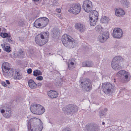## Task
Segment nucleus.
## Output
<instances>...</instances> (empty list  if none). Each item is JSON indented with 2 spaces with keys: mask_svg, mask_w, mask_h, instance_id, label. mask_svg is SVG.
<instances>
[{
  "mask_svg": "<svg viewBox=\"0 0 131 131\" xmlns=\"http://www.w3.org/2000/svg\"><path fill=\"white\" fill-rule=\"evenodd\" d=\"M4 44H2L1 46L2 47L3 49V50L6 52H9L11 51V49L10 46H5Z\"/></svg>",
  "mask_w": 131,
  "mask_h": 131,
  "instance_id": "33",
  "label": "nucleus"
},
{
  "mask_svg": "<svg viewBox=\"0 0 131 131\" xmlns=\"http://www.w3.org/2000/svg\"><path fill=\"white\" fill-rule=\"evenodd\" d=\"M33 75L35 76H37L41 74V72L38 70H36L33 71Z\"/></svg>",
  "mask_w": 131,
  "mask_h": 131,
  "instance_id": "36",
  "label": "nucleus"
},
{
  "mask_svg": "<svg viewBox=\"0 0 131 131\" xmlns=\"http://www.w3.org/2000/svg\"><path fill=\"white\" fill-rule=\"evenodd\" d=\"M38 119L37 118L34 117L31 118L29 120L27 121V128L28 127H31L33 126L32 125H31L33 123H35L36 121V120Z\"/></svg>",
  "mask_w": 131,
  "mask_h": 131,
  "instance_id": "23",
  "label": "nucleus"
},
{
  "mask_svg": "<svg viewBox=\"0 0 131 131\" xmlns=\"http://www.w3.org/2000/svg\"><path fill=\"white\" fill-rule=\"evenodd\" d=\"M9 131H15V129H14L10 128L9 129Z\"/></svg>",
  "mask_w": 131,
  "mask_h": 131,
  "instance_id": "52",
  "label": "nucleus"
},
{
  "mask_svg": "<svg viewBox=\"0 0 131 131\" xmlns=\"http://www.w3.org/2000/svg\"><path fill=\"white\" fill-rule=\"evenodd\" d=\"M5 81L6 83L5 82L3 81H1V83L3 86L5 87H7V84L9 85L10 83L9 81L8 80H6Z\"/></svg>",
  "mask_w": 131,
  "mask_h": 131,
  "instance_id": "37",
  "label": "nucleus"
},
{
  "mask_svg": "<svg viewBox=\"0 0 131 131\" xmlns=\"http://www.w3.org/2000/svg\"><path fill=\"white\" fill-rule=\"evenodd\" d=\"M44 41H45V40H43L42 41H41V45H43L42 43V42H44Z\"/></svg>",
  "mask_w": 131,
  "mask_h": 131,
  "instance_id": "57",
  "label": "nucleus"
},
{
  "mask_svg": "<svg viewBox=\"0 0 131 131\" xmlns=\"http://www.w3.org/2000/svg\"><path fill=\"white\" fill-rule=\"evenodd\" d=\"M14 71V70L13 69H10L9 70H7V71L5 72V75L4 74V72H3V74L4 76L6 78L11 77H12L13 75V72Z\"/></svg>",
  "mask_w": 131,
  "mask_h": 131,
  "instance_id": "21",
  "label": "nucleus"
},
{
  "mask_svg": "<svg viewBox=\"0 0 131 131\" xmlns=\"http://www.w3.org/2000/svg\"><path fill=\"white\" fill-rule=\"evenodd\" d=\"M53 2H52V4L51 3H50V1H49L50 4L51 5L52 4L53 5H58V2L56 0H53Z\"/></svg>",
  "mask_w": 131,
  "mask_h": 131,
  "instance_id": "44",
  "label": "nucleus"
},
{
  "mask_svg": "<svg viewBox=\"0 0 131 131\" xmlns=\"http://www.w3.org/2000/svg\"><path fill=\"white\" fill-rule=\"evenodd\" d=\"M32 69L30 68H29L27 70V73L29 74H30L32 72Z\"/></svg>",
  "mask_w": 131,
  "mask_h": 131,
  "instance_id": "46",
  "label": "nucleus"
},
{
  "mask_svg": "<svg viewBox=\"0 0 131 131\" xmlns=\"http://www.w3.org/2000/svg\"><path fill=\"white\" fill-rule=\"evenodd\" d=\"M120 3L122 6L124 7L128 8L129 6V2L127 0H121Z\"/></svg>",
  "mask_w": 131,
  "mask_h": 131,
  "instance_id": "26",
  "label": "nucleus"
},
{
  "mask_svg": "<svg viewBox=\"0 0 131 131\" xmlns=\"http://www.w3.org/2000/svg\"><path fill=\"white\" fill-rule=\"evenodd\" d=\"M95 29L100 34H102L104 32V29L102 27L101 25H98L95 27Z\"/></svg>",
  "mask_w": 131,
  "mask_h": 131,
  "instance_id": "30",
  "label": "nucleus"
},
{
  "mask_svg": "<svg viewBox=\"0 0 131 131\" xmlns=\"http://www.w3.org/2000/svg\"><path fill=\"white\" fill-rule=\"evenodd\" d=\"M62 131H71V130L70 128L68 127L63 128Z\"/></svg>",
  "mask_w": 131,
  "mask_h": 131,
  "instance_id": "45",
  "label": "nucleus"
},
{
  "mask_svg": "<svg viewBox=\"0 0 131 131\" xmlns=\"http://www.w3.org/2000/svg\"><path fill=\"white\" fill-rule=\"evenodd\" d=\"M84 129L85 131H99V128L98 126L92 123L87 124Z\"/></svg>",
  "mask_w": 131,
  "mask_h": 131,
  "instance_id": "9",
  "label": "nucleus"
},
{
  "mask_svg": "<svg viewBox=\"0 0 131 131\" xmlns=\"http://www.w3.org/2000/svg\"><path fill=\"white\" fill-rule=\"evenodd\" d=\"M125 13L124 10L121 8H118L115 10V15L118 17H122L124 16Z\"/></svg>",
  "mask_w": 131,
  "mask_h": 131,
  "instance_id": "19",
  "label": "nucleus"
},
{
  "mask_svg": "<svg viewBox=\"0 0 131 131\" xmlns=\"http://www.w3.org/2000/svg\"><path fill=\"white\" fill-rule=\"evenodd\" d=\"M90 81L89 80L84 82H81L82 88L84 90L88 91L91 90L92 88V85Z\"/></svg>",
  "mask_w": 131,
  "mask_h": 131,
  "instance_id": "11",
  "label": "nucleus"
},
{
  "mask_svg": "<svg viewBox=\"0 0 131 131\" xmlns=\"http://www.w3.org/2000/svg\"><path fill=\"white\" fill-rule=\"evenodd\" d=\"M67 112L70 114H73L77 112L78 109L77 106L74 105H70L67 106Z\"/></svg>",
  "mask_w": 131,
  "mask_h": 131,
  "instance_id": "12",
  "label": "nucleus"
},
{
  "mask_svg": "<svg viewBox=\"0 0 131 131\" xmlns=\"http://www.w3.org/2000/svg\"><path fill=\"white\" fill-rule=\"evenodd\" d=\"M108 18L105 16H103L101 18V22L102 23H106L108 21Z\"/></svg>",
  "mask_w": 131,
  "mask_h": 131,
  "instance_id": "38",
  "label": "nucleus"
},
{
  "mask_svg": "<svg viewBox=\"0 0 131 131\" xmlns=\"http://www.w3.org/2000/svg\"><path fill=\"white\" fill-rule=\"evenodd\" d=\"M0 35L2 37L4 38L8 37V35L6 33H2Z\"/></svg>",
  "mask_w": 131,
  "mask_h": 131,
  "instance_id": "43",
  "label": "nucleus"
},
{
  "mask_svg": "<svg viewBox=\"0 0 131 131\" xmlns=\"http://www.w3.org/2000/svg\"><path fill=\"white\" fill-rule=\"evenodd\" d=\"M41 38V34H40L37 35L35 37V41L37 44L39 46H41L40 42V38Z\"/></svg>",
  "mask_w": 131,
  "mask_h": 131,
  "instance_id": "31",
  "label": "nucleus"
},
{
  "mask_svg": "<svg viewBox=\"0 0 131 131\" xmlns=\"http://www.w3.org/2000/svg\"><path fill=\"white\" fill-rule=\"evenodd\" d=\"M49 35L48 31L43 32L41 34V41L45 40L44 42H42L43 44H45L48 41Z\"/></svg>",
  "mask_w": 131,
  "mask_h": 131,
  "instance_id": "14",
  "label": "nucleus"
},
{
  "mask_svg": "<svg viewBox=\"0 0 131 131\" xmlns=\"http://www.w3.org/2000/svg\"><path fill=\"white\" fill-rule=\"evenodd\" d=\"M1 28H0V31H1Z\"/></svg>",
  "mask_w": 131,
  "mask_h": 131,
  "instance_id": "59",
  "label": "nucleus"
},
{
  "mask_svg": "<svg viewBox=\"0 0 131 131\" xmlns=\"http://www.w3.org/2000/svg\"><path fill=\"white\" fill-rule=\"evenodd\" d=\"M81 9V6L80 4H75L72 5L68 11L70 13H72L74 14H77L80 12Z\"/></svg>",
  "mask_w": 131,
  "mask_h": 131,
  "instance_id": "7",
  "label": "nucleus"
},
{
  "mask_svg": "<svg viewBox=\"0 0 131 131\" xmlns=\"http://www.w3.org/2000/svg\"><path fill=\"white\" fill-rule=\"evenodd\" d=\"M64 108H63V110H64Z\"/></svg>",
  "mask_w": 131,
  "mask_h": 131,
  "instance_id": "61",
  "label": "nucleus"
},
{
  "mask_svg": "<svg viewBox=\"0 0 131 131\" xmlns=\"http://www.w3.org/2000/svg\"><path fill=\"white\" fill-rule=\"evenodd\" d=\"M102 124L103 125H104L105 124V123L104 122H103L102 123Z\"/></svg>",
  "mask_w": 131,
  "mask_h": 131,
  "instance_id": "55",
  "label": "nucleus"
},
{
  "mask_svg": "<svg viewBox=\"0 0 131 131\" xmlns=\"http://www.w3.org/2000/svg\"><path fill=\"white\" fill-rule=\"evenodd\" d=\"M30 110L34 114L40 115L41 113V106L39 104L33 103L30 106Z\"/></svg>",
  "mask_w": 131,
  "mask_h": 131,
  "instance_id": "5",
  "label": "nucleus"
},
{
  "mask_svg": "<svg viewBox=\"0 0 131 131\" xmlns=\"http://www.w3.org/2000/svg\"><path fill=\"white\" fill-rule=\"evenodd\" d=\"M62 41L63 45L69 48H73L78 45V42L74 40L71 36L66 34L62 36Z\"/></svg>",
  "mask_w": 131,
  "mask_h": 131,
  "instance_id": "1",
  "label": "nucleus"
},
{
  "mask_svg": "<svg viewBox=\"0 0 131 131\" xmlns=\"http://www.w3.org/2000/svg\"><path fill=\"white\" fill-rule=\"evenodd\" d=\"M98 13L96 10L92 11L89 14V18L98 19Z\"/></svg>",
  "mask_w": 131,
  "mask_h": 131,
  "instance_id": "22",
  "label": "nucleus"
},
{
  "mask_svg": "<svg viewBox=\"0 0 131 131\" xmlns=\"http://www.w3.org/2000/svg\"><path fill=\"white\" fill-rule=\"evenodd\" d=\"M33 127L32 126L31 127H28V129L29 131H40L41 128L40 126L39 127L38 126H36L35 127V128H33Z\"/></svg>",
  "mask_w": 131,
  "mask_h": 131,
  "instance_id": "32",
  "label": "nucleus"
},
{
  "mask_svg": "<svg viewBox=\"0 0 131 131\" xmlns=\"http://www.w3.org/2000/svg\"><path fill=\"white\" fill-rule=\"evenodd\" d=\"M47 94L50 97L53 99L57 97L58 94L56 91L50 90L48 92Z\"/></svg>",
  "mask_w": 131,
  "mask_h": 131,
  "instance_id": "17",
  "label": "nucleus"
},
{
  "mask_svg": "<svg viewBox=\"0 0 131 131\" xmlns=\"http://www.w3.org/2000/svg\"><path fill=\"white\" fill-rule=\"evenodd\" d=\"M43 51L44 56L46 57H48L53 54L52 53V48L50 46H48L45 47Z\"/></svg>",
  "mask_w": 131,
  "mask_h": 131,
  "instance_id": "13",
  "label": "nucleus"
},
{
  "mask_svg": "<svg viewBox=\"0 0 131 131\" xmlns=\"http://www.w3.org/2000/svg\"><path fill=\"white\" fill-rule=\"evenodd\" d=\"M56 11L58 13H60L61 12V10L60 8H57L56 9Z\"/></svg>",
  "mask_w": 131,
  "mask_h": 131,
  "instance_id": "48",
  "label": "nucleus"
},
{
  "mask_svg": "<svg viewBox=\"0 0 131 131\" xmlns=\"http://www.w3.org/2000/svg\"><path fill=\"white\" fill-rule=\"evenodd\" d=\"M18 25L20 26H23L24 25V21L21 20L19 21L18 22Z\"/></svg>",
  "mask_w": 131,
  "mask_h": 131,
  "instance_id": "42",
  "label": "nucleus"
},
{
  "mask_svg": "<svg viewBox=\"0 0 131 131\" xmlns=\"http://www.w3.org/2000/svg\"><path fill=\"white\" fill-rule=\"evenodd\" d=\"M116 75L119 78L121 81L123 83L128 82L130 80L131 75L129 72L125 70L118 72Z\"/></svg>",
  "mask_w": 131,
  "mask_h": 131,
  "instance_id": "2",
  "label": "nucleus"
},
{
  "mask_svg": "<svg viewBox=\"0 0 131 131\" xmlns=\"http://www.w3.org/2000/svg\"><path fill=\"white\" fill-rule=\"evenodd\" d=\"M2 68L3 71L4 72V74L5 75V72L7 71V70L11 69L10 67L9 64L7 62L4 63L2 64Z\"/></svg>",
  "mask_w": 131,
  "mask_h": 131,
  "instance_id": "20",
  "label": "nucleus"
},
{
  "mask_svg": "<svg viewBox=\"0 0 131 131\" xmlns=\"http://www.w3.org/2000/svg\"><path fill=\"white\" fill-rule=\"evenodd\" d=\"M127 91V90L124 88H122L120 89L119 93L121 94H123L125 93H126Z\"/></svg>",
  "mask_w": 131,
  "mask_h": 131,
  "instance_id": "39",
  "label": "nucleus"
},
{
  "mask_svg": "<svg viewBox=\"0 0 131 131\" xmlns=\"http://www.w3.org/2000/svg\"><path fill=\"white\" fill-rule=\"evenodd\" d=\"M98 19L90 18V24L91 26H93L95 25Z\"/></svg>",
  "mask_w": 131,
  "mask_h": 131,
  "instance_id": "34",
  "label": "nucleus"
},
{
  "mask_svg": "<svg viewBox=\"0 0 131 131\" xmlns=\"http://www.w3.org/2000/svg\"><path fill=\"white\" fill-rule=\"evenodd\" d=\"M29 86L30 88L32 89H35L36 88L37 85L36 83L32 80H29L28 82Z\"/></svg>",
  "mask_w": 131,
  "mask_h": 131,
  "instance_id": "24",
  "label": "nucleus"
},
{
  "mask_svg": "<svg viewBox=\"0 0 131 131\" xmlns=\"http://www.w3.org/2000/svg\"><path fill=\"white\" fill-rule=\"evenodd\" d=\"M92 3L89 0H85L83 2L82 7L84 11L86 12H90L92 8Z\"/></svg>",
  "mask_w": 131,
  "mask_h": 131,
  "instance_id": "6",
  "label": "nucleus"
},
{
  "mask_svg": "<svg viewBox=\"0 0 131 131\" xmlns=\"http://www.w3.org/2000/svg\"><path fill=\"white\" fill-rule=\"evenodd\" d=\"M107 111V109L106 108H105L103 110L101 111L100 112L99 115L101 118H102L103 117L105 114V112Z\"/></svg>",
  "mask_w": 131,
  "mask_h": 131,
  "instance_id": "35",
  "label": "nucleus"
},
{
  "mask_svg": "<svg viewBox=\"0 0 131 131\" xmlns=\"http://www.w3.org/2000/svg\"><path fill=\"white\" fill-rule=\"evenodd\" d=\"M48 19L45 17H41V28L46 26L48 24Z\"/></svg>",
  "mask_w": 131,
  "mask_h": 131,
  "instance_id": "25",
  "label": "nucleus"
},
{
  "mask_svg": "<svg viewBox=\"0 0 131 131\" xmlns=\"http://www.w3.org/2000/svg\"><path fill=\"white\" fill-rule=\"evenodd\" d=\"M59 30L58 28H54L52 31V37H55L59 33Z\"/></svg>",
  "mask_w": 131,
  "mask_h": 131,
  "instance_id": "29",
  "label": "nucleus"
},
{
  "mask_svg": "<svg viewBox=\"0 0 131 131\" xmlns=\"http://www.w3.org/2000/svg\"><path fill=\"white\" fill-rule=\"evenodd\" d=\"M76 28L81 32H83L86 28L84 25L81 23H77L75 25Z\"/></svg>",
  "mask_w": 131,
  "mask_h": 131,
  "instance_id": "18",
  "label": "nucleus"
},
{
  "mask_svg": "<svg viewBox=\"0 0 131 131\" xmlns=\"http://www.w3.org/2000/svg\"><path fill=\"white\" fill-rule=\"evenodd\" d=\"M45 111V110L44 108L43 107H42L41 108V114H43Z\"/></svg>",
  "mask_w": 131,
  "mask_h": 131,
  "instance_id": "49",
  "label": "nucleus"
},
{
  "mask_svg": "<svg viewBox=\"0 0 131 131\" xmlns=\"http://www.w3.org/2000/svg\"><path fill=\"white\" fill-rule=\"evenodd\" d=\"M128 131H131V129L129 130Z\"/></svg>",
  "mask_w": 131,
  "mask_h": 131,
  "instance_id": "60",
  "label": "nucleus"
},
{
  "mask_svg": "<svg viewBox=\"0 0 131 131\" xmlns=\"http://www.w3.org/2000/svg\"><path fill=\"white\" fill-rule=\"evenodd\" d=\"M122 58L121 57L116 56L113 59L111 62L112 68L115 70H117L121 68V66L119 64V61Z\"/></svg>",
  "mask_w": 131,
  "mask_h": 131,
  "instance_id": "4",
  "label": "nucleus"
},
{
  "mask_svg": "<svg viewBox=\"0 0 131 131\" xmlns=\"http://www.w3.org/2000/svg\"><path fill=\"white\" fill-rule=\"evenodd\" d=\"M23 52L22 51H21L19 52V53L20 54V55H22L23 54Z\"/></svg>",
  "mask_w": 131,
  "mask_h": 131,
  "instance_id": "53",
  "label": "nucleus"
},
{
  "mask_svg": "<svg viewBox=\"0 0 131 131\" xmlns=\"http://www.w3.org/2000/svg\"><path fill=\"white\" fill-rule=\"evenodd\" d=\"M114 87V85L109 82L105 83L103 84V91L106 94L112 93L113 91Z\"/></svg>",
  "mask_w": 131,
  "mask_h": 131,
  "instance_id": "3",
  "label": "nucleus"
},
{
  "mask_svg": "<svg viewBox=\"0 0 131 131\" xmlns=\"http://www.w3.org/2000/svg\"><path fill=\"white\" fill-rule=\"evenodd\" d=\"M109 37L108 32H105L102 34H100L98 37V40L101 42H104Z\"/></svg>",
  "mask_w": 131,
  "mask_h": 131,
  "instance_id": "10",
  "label": "nucleus"
},
{
  "mask_svg": "<svg viewBox=\"0 0 131 131\" xmlns=\"http://www.w3.org/2000/svg\"><path fill=\"white\" fill-rule=\"evenodd\" d=\"M34 25L37 28H39L41 26V18H39L35 21Z\"/></svg>",
  "mask_w": 131,
  "mask_h": 131,
  "instance_id": "28",
  "label": "nucleus"
},
{
  "mask_svg": "<svg viewBox=\"0 0 131 131\" xmlns=\"http://www.w3.org/2000/svg\"><path fill=\"white\" fill-rule=\"evenodd\" d=\"M61 83L60 84H58V85L59 86H61Z\"/></svg>",
  "mask_w": 131,
  "mask_h": 131,
  "instance_id": "56",
  "label": "nucleus"
},
{
  "mask_svg": "<svg viewBox=\"0 0 131 131\" xmlns=\"http://www.w3.org/2000/svg\"><path fill=\"white\" fill-rule=\"evenodd\" d=\"M2 108L5 110H7L8 109H10L8 105L6 103L3 104L2 106Z\"/></svg>",
  "mask_w": 131,
  "mask_h": 131,
  "instance_id": "40",
  "label": "nucleus"
},
{
  "mask_svg": "<svg viewBox=\"0 0 131 131\" xmlns=\"http://www.w3.org/2000/svg\"><path fill=\"white\" fill-rule=\"evenodd\" d=\"M39 0H32V1L35 3L39 1Z\"/></svg>",
  "mask_w": 131,
  "mask_h": 131,
  "instance_id": "51",
  "label": "nucleus"
},
{
  "mask_svg": "<svg viewBox=\"0 0 131 131\" xmlns=\"http://www.w3.org/2000/svg\"><path fill=\"white\" fill-rule=\"evenodd\" d=\"M36 79L38 80H41V76H39L37 77L36 78Z\"/></svg>",
  "mask_w": 131,
  "mask_h": 131,
  "instance_id": "50",
  "label": "nucleus"
},
{
  "mask_svg": "<svg viewBox=\"0 0 131 131\" xmlns=\"http://www.w3.org/2000/svg\"><path fill=\"white\" fill-rule=\"evenodd\" d=\"M58 17L60 18L61 19L62 18L61 16L60 15H58Z\"/></svg>",
  "mask_w": 131,
  "mask_h": 131,
  "instance_id": "54",
  "label": "nucleus"
},
{
  "mask_svg": "<svg viewBox=\"0 0 131 131\" xmlns=\"http://www.w3.org/2000/svg\"><path fill=\"white\" fill-rule=\"evenodd\" d=\"M82 66L83 67H86V65H87V62L86 61L85 62H84L82 63Z\"/></svg>",
  "mask_w": 131,
  "mask_h": 131,
  "instance_id": "47",
  "label": "nucleus"
},
{
  "mask_svg": "<svg viewBox=\"0 0 131 131\" xmlns=\"http://www.w3.org/2000/svg\"><path fill=\"white\" fill-rule=\"evenodd\" d=\"M123 36L122 30L119 28H115L113 30L112 36L114 38L120 39Z\"/></svg>",
  "mask_w": 131,
  "mask_h": 131,
  "instance_id": "8",
  "label": "nucleus"
},
{
  "mask_svg": "<svg viewBox=\"0 0 131 131\" xmlns=\"http://www.w3.org/2000/svg\"><path fill=\"white\" fill-rule=\"evenodd\" d=\"M1 113L3 114V116L6 118L9 117L11 115L12 113L10 109H8L7 110H5L2 109L1 110Z\"/></svg>",
  "mask_w": 131,
  "mask_h": 131,
  "instance_id": "15",
  "label": "nucleus"
},
{
  "mask_svg": "<svg viewBox=\"0 0 131 131\" xmlns=\"http://www.w3.org/2000/svg\"><path fill=\"white\" fill-rule=\"evenodd\" d=\"M23 76L22 74L20 72L16 71L15 75L13 78L15 80H20L22 79Z\"/></svg>",
  "mask_w": 131,
  "mask_h": 131,
  "instance_id": "27",
  "label": "nucleus"
},
{
  "mask_svg": "<svg viewBox=\"0 0 131 131\" xmlns=\"http://www.w3.org/2000/svg\"><path fill=\"white\" fill-rule=\"evenodd\" d=\"M75 59L74 58H72L69 60L68 62V66L69 69L70 70H72L74 67L75 63Z\"/></svg>",
  "mask_w": 131,
  "mask_h": 131,
  "instance_id": "16",
  "label": "nucleus"
},
{
  "mask_svg": "<svg viewBox=\"0 0 131 131\" xmlns=\"http://www.w3.org/2000/svg\"><path fill=\"white\" fill-rule=\"evenodd\" d=\"M42 79H43L42 77L41 76V80H42Z\"/></svg>",
  "mask_w": 131,
  "mask_h": 131,
  "instance_id": "58",
  "label": "nucleus"
},
{
  "mask_svg": "<svg viewBox=\"0 0 131 131\" xmlns=\"http://www.w3.org/2000/svg\"><path fill=\"white\" fill-rule=\"evenodd\" d=\"M87 64L86 67H92L93 65V62L92 61H87Z\"/></svg>",
  "mask_w": 131,
  "mask_h": 131,
  "instance_id": "41",
  "label": "nucleus"
}]
</instances>
